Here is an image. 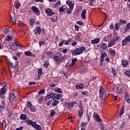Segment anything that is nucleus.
<instances>
[{
  "label": "nucleus",
  "instance_id": "43",
  "mask_svg": "<svg viewBox=\"0 0 130 130\" xmlns=\"http://www.w3.org/2000/svg\"><path fill=\"white\" fill-rule=\"evenodd\" d=\"M35 22V20L33 18H31L29 20V25L30 26H33V24Z\"/></svg>",
  "mask_w": 130,
  "mask_h": 130
},
{
  "label": "nucleus",
  "instance_id": "29",
  "mask_svg": "<svg viewBox=\"0 0 130 130\" xmlns=\"http://www.w3.org/2000/svg\"><path fill=\"white\" fill-rule=\"evenodd\" d=\"M109 52L112 56H115V50L113 48H110L109 49Z\"/></svg>",
  "mask_w": 130,
  "mask_h": 130
},
{
  "label": "nucleus",
  "instance_id": "42",
  "mask_svg": "<svg viewBox=\"0 0 130 130\" xmlns=\"http://www.w3.org/2000/svg\"><path fill=\"white\" fill-rule=\"evenodd\" d=\"M54 114H55V111L54 110H53L51 111L50 113V117H53V116H54Z\"/></svg>",
  "mask_w": 130,
  "mask_h": 130
},
{
  "label": "nucleus",
  "instance_id": "14",
  "mask_svg": "<svg viewBox=\"0 0 130 130\" xmlns=\"http://www.w3.org/2000/svg\"><path fill=\"white\" fill-rule=\"evenodd\" d=\"M16 99V96L15 95V94L14 93H11L10 94L9 96V100L10 102H13L14 100Z\"/></svg>",
  "mask_w": 130,
  "mask_h": 130
},
{
  "label": "nucleus",
  "instance_id": "51",
  "mask_svg": "<svg viewBox=\"0 0 130 130\" xmlns=\"http://www.w3.org/2000/svg\"><path fill=\"white\" fill-rule=\"evenodd\" d=\"M123 113H124V107L122 108V109H121V110L120 111L119 116H121V115H122V114H123Z\"/></svg>",
  "mask_w": 130,
  "mask_h": 130
},
{
  "label": "nucleus",
  "instance_id": "25",
  "mask_svg": "<svg viewBox=\"0 0 130 130\" xmlns=\"http://www.w3.org/2000/svg\"><path fill=\"white\" fill-rule=\"evenodd\" d=\"M1 126L3 130H5V128H7V121H6V120H3L1 123Z\"/></svg>",
  "mask_w": 130,
  "mask_h": 130
},
{
  "label": "nucleus",
  "instance_id": "49",
  "mask_svg": "<svg viewBox=\"0 0 130 130\" xmlns=\"http://www.w3.org/2000/svg\"><path fill=\"white\" fill-rule=\"evenodd\" d=\"M26 105H27V108H30L33 106L32 105V103H31V102H29V101L27 102Z\"/></svg>",
  "mask_w": 130,
  "mask_h": 130
},
{
  "label": "nucleus",
  "instance_id": "55",
  "mask_svg": "<svg viewBox=\"0 0 130 130\" xmlns=\"http://www.w3.org/2000/svg\"><path fill=\"white\" fill-rule=\"evenodd\" d=\"M38 93L39 95H41V94H44V93H45V91L44 89H41Z\"/></svg>",
  "mask_w": 130,
  "mask_h": 130
},
{
  "label": "nucleus",
  "instance_id": "56",
  "mask_svg": "<svg viewBox=\"0 0 130 130\" xmlns=\"http://www.w3.org/2000/svg\"><path fill=\"white\" fill-rule=\"evenodd\" d=\"M115 28L116 30H118V29H119L120 26H119V25H118V23H116L115 24Z\"/></svg>",
  "mask_w": 130,
  "mask_h": 130
},
{
  "label": "nucleus",
  "instance_id": "35",
  "mask_svg": "<svg viewBox=\"0 0 130 130\" xmlns=\"http://www.w3.org/2000/svg\"><path fill=\"white\" fill-rule=\"evenodd\" d=\"M78 112L79 117H82V116H83V113L84 112V110H83V109L78 110Z\"/></svg>",
  "mask_w": 130,
  "mask_h": 130
},
{
  "label": "nucleus",
  "instance_id": "22",
  "mask_svg": "<svg viewBox=\"0 0 130 130\" xmlns=\"http://www.w3.org/2000/svg\"><path fill=\"white\" fill-rule=\"evenodd\" d=\"M108 48V46H107V44L105 43H103L101 45V48L103 50H106L107 48Z\"/></svg>",
  "mask_w": 130,
  "mask_h": 130
},
{
  "label": "nucleus",
  "instance_id": "64",
  "mask_svg": "<svg viewBox=\"0 0 130 130\" xmlns=\"http://www.w3.org/2000/svg\"><path fill=\"white\" fill-rule=\"evenodd\" d=\"M23 128H24V127L21 126L18 128H17L15 130H22Z\"/></svg>",
  "mask_w": 130,
  "mask_h": 130
},
{
  "label": "nucleus",
  "instance_id": "63",
  "mask_svg": "<svg viewBox=\"0 0 130 130\" xmlns=\"http://www.w3.org/2000/svg\"><path fill=\"white\" fill-rule=\"evenodd\" d=\"M46 31V29H44V28L42 29V35H45V34H46V33H45Z\"/></svg>",
  "mask_w": 130,
  "mask_h": 130
},
{
  "label": "nucleus",
  "instance_id": "52",
  "mask_svg": "<svg viewBox=\"0 0 130 130\" xmlns=\"http://www.w3.org/2000/svg\"><path fill=\"white\" fill-rule=\"evenodd\" d=\"M4 33H5V34H7V33H9L10 32V28H6L3 30Z\"/></svg>",
  "mask_w": 130,
  "mask_h": 130
},
{
  "label": "nucleus",
  "instance_id": "11",
  "mask_svg": "<svg viewBox=\"0 0 130 130\" xmlns=\"http://www.w3.org/2000/svg\"><path fill=\"white\" fill-rule=\"evenodd\" d=\"M93 117L95 120V121H98V122H102V120L100 118V116L97 114V113H93Z\"/></svg>",
  "mask_w": 130,
  "mask_h": 130
},
{
  "label": "nucleus",
  "instance_id": "18",
  "mask_svg": "<svg viewBox=\"0 0 130 130\" xmlns=\"http://www.w3.org/2000/svg\"><path fill=\"white\" fill-rule=\"evenodd\" d=\"M107 90L105 89L103 92L101 93V99L102 100H105V98H106V95L107 94Z\"/></svg>",
  "mask_w": 130,
  "mask_h": 130
},
{
  "label": "nucleus",
  "instance_id": "39",
  "mask_svg": "<svg viewBox=\"0 0 130 130\" xmlns=\"http://www.w3.org/2000/svg\"><path fill=\"white\" fill-rule=\"evenodd\" d=\"M55 92H57V93H59V94H62V91L60 90V88L58 87L55 88L54 89Z\"/></svg>",
  "mask_w": 130,
  "mask_h": 130
},
{
  "label": "nucleus",
  "instance_id": "7",
  "mask_svg": "<svg viewBox=\"0 0 130 130\" xmlns=\"http://www.w3.org/2000/svg\"><path fill=\"white\" fill-rule=\"evenodd\" d=\"M45 12L46 13L47 16H51L54 15V14H55V12L52 11V10H51V9L50 8L45 9Z\"/></svg>",
  "mask_w": 130,
  "mask_h": 130
},
{
  "label": "nucleus",
  "instance_id": "10",
  "mask_svg": "<svg viewBox=\"0 0 130 130\" xmlns=\"http://www.w3.org/2000/svg\"><path fill=\"white\" fill-rule=\"evenodd\" d=\"M41 27L40 26H38L36 28L34 29L33 31L35 35L38 34V35H40L41 34Z\"/></svg>",
  "mask_w": 130,
  "mask_h": 130
},
{
  "label": "nucleus",
  "instance_id": "28",
  "mask_svg": "<svg viewBox=\"0 0 130 130\" xmlns=\"http://www.w3.org/2000/svg\"><path fill=\"white\" fill-rule=\"evenodd\" d=\"M10 47L11 50H17L18 49V47L13 43H11V45H10Z\"/></svg>",
  "mask_w": 130,
  "mask_h": 130
},
{
  "label": "nucleus",
  "instance_id": "8",
  "mask_svg": "<svg viewBox=\"0 0 130 130\" xmlns=\"http://www.w3.org/2000/svg\"><path fill=\"white\" fill-rule=\"evenodd\" d=\"M7 92V88L6 87H2L1 89L0 90V98L1 99H4L5 98V96H4V95L6 94V92Z\"/></svg>",
  "mask_w": 130,
  "mask_h": 130
},
{
  "label": "nucleus",
  "instance_id": "21",
  "mask_svg": "<svg viewBox=\"0 0 130 130\" xmlns=\"http://www.w3.org/2000/svg\"><path fill=\"white\" fill-rule=\"evenodd\" d=\"M116 92L119 94H122L123 93V88L122 86H118L116 88Z\"/></svg>",
  "mask_w": 130,
  "mask_h": 130
},
{
  "label": "nucleus",
  "instance_id": "26",
  "mask_svg": "<svg viewBox=\"0 0 130 130\" xmlns=\"http://www.w3.org/2000/svg\"><path fill=\"white\" fill-rule=\"evenodd\" d=\"M75 104H77V102H73L72 103H69L68 104L67 107L68 108L71 109V108H73L74 107V105H75Z\"/></svg>",
  "mask_w": 130,
  "mask_h": 130
},
{
  "label": "nucleus",
  "instance_id": "57",
  "mask_svg": "<svg viewBox=\"0 0 130 130\" xmlns=\"http://www.w3.org/2000/svg\"><path fill=\"white\" fill-rule=\"evenodd\" d=\"M60 5V1H58L55 4H54V7H58Z\"/></svg>",
  "mask_w": 130,
  "mask_h": 130
},
{
  "label": "nucleus",
  "instance_id": "4",
  "mask_svg": "<svg viewBox=\"0 0 130 130\" xmlns=\"http://www.w3.org/2000/svg\"><path fill=\"white\" fill-rule=\"evenodd\" d=\"M9 66H10V67H11L12 69H14L16 72H19V62L18 61H16L15 64L14 66L12 62H9Z\"/></svg>",
  "mask_w": 130,
  "mask_h": 130
},
{
  "label": "nucleus",
  "instance_id": "12",
  "mask_svg": "<svg viewBox=\"0 0 130 130\" xmlns=\"http://www.w3.org/2000/svg\"><path fill=\"white\" fill-rule=\"evenodd\" d=\"M66 4L67 6H69L70 10L73 11V9H74V6H75V4H74L72 1H67Z\"/></svg>",
  "mask_w": 130,
  "mask_h": 130
},
{
  "label": "nucleus",
  "instance_id": "27",
  "mask_svg": "<svg viewBox=\"0 0 130 130\" xmlns=\"http://www.w3.org/2000/svg\"><path fill=\"white\" fill-rule=\"evenodd\" d=\"M19 118L21 120H27V114H21Z\"/></svg>",
  "mask_w": 130,
  "mask_h": 130
},
{
  "label": "nucleus",
  "instance_id": "20",
  "mask_svg": "<svg viewBox=\"0 0 130 130\" xmlns=\"http://www.w3.org/2000/svg\"><path fill=\"white\" fill-rule=\"evenodd\" d=\"M77 58H74L72 60V63L69 65V63H67V64L66 65V68H71V67H73L75 63H76V62L77 61Z\"/></svg>",
  "mask_w": 130,
  "mask_h": 130
},
{
  "label": "nucleus",
  "instance_id": "41",
  "mask_svg": "<svg viewBox=\"0 0 130 130\" xmlns=\"http://www.w3.org/2000/svg\"><path fill=\"white\" fill-rule=\"evenodd\" d=\"M15 7L16 9H19L21 7V4H20L19 2H17L15 4Z\"/></svg>",
  "mask_w": 130,
  "mask_h": 130
},
{
  "label": "nucleus",
  "instance_id": "1",
  "mask_svg": "<svg viewBox=\"0 0 130 130\" xmlns=\"http://www.w3.org/2000/svg\"><path fill=\"white\" fill-rule=\"evenodd\" d=\"M84 51H86V47L82 46L79 48H76L73 51H72V54L73 56H75L76 55L82 54Z\"/></svg>",
  "mask_w": 130,
  "mask_h": 130
},
{
  "label": "nucleus",
  "instance_id": "2",
  "mask_svg": "<svg viewBox=\"0 0 130 130\" xmlns=\"http://www.w3.org/2000/svg\"><path fill=\"white\" fill-rule=\"evenodd\" d=\"M118 40H119V37L118 36L115 37L113 39H111L108 43V47H112V46L115 45L117 41H118Z\"/></svg>",
  "mask_w": 130,
  "mask_h": 130
},
{
  "label": "nucleus",
  "instance_id": "13",
  "mask_svg": "<svg viewBox=\"0 0 130 130\" xmlns=\"http://www.w3.org/2000/svg\"><path fill=\"white\" fill-rule=\"evenodd\" d=\"M121 62V66H122L123 68H126V67L128 66V61L126 59H122Z\"/></svg>",
  "mask_w": 130,
  "mask_h": 130
},
{
  "label": "nucleus",
  "instance_id": "17",
  "mask_svg": "<svg viewBox=\"0 0 130 130\" xmlns=\"http://www.w3.org/2000/svg\"><path fill=\"white\" fill-rule=\"evenodd\" d=\"M38 79L37 80H40V78L41 77V75L43 74V71L42 68L39 69L38 70Z\"/></svg>",
  "mask_w": 130,
  "mask_h": 130
},
{
  "label": "nucleus",
  "instance_id": "19",
  "mask_svg": "<svg viewBox=\"0 0 130 130\" xmlns=\"http://www.w3.org/2000/svg\"><path fill=\"white\" fill-rule=\"evenodd\" d=\"M100 42V38L94 39L91 41V44H98Z\"/></svg>",
  "mask_w": 130,
  "mask_h": 130
},
{
  "label": "nucleus",
  "instance_id": "3",
  "mask_svg": "<svg viewBox=\"0 0 130 130\" xmlns=\"http://www.w3.org/2000/svg\"><path fill=\"white\" fill-rule=\"evenodd\" d=\"M61 57H58V56H54L53 57L54 60L56 61L57 64H59L60 62H62L63 60L64 59V55L63 56L61 55Z\"/></svg>",
  "mask_w": 130,
  "mask_h": 130
},
{
  "label": "nucleus",
  "instance_id": "23",
  "mask_svg": "<svg viewBox=\"0 0 130 130\" xmlns=\"http://www.w3.org/2000/svg\"><path fill=\"white\" fill-rule=\"evenodd\" d=\"M55 95H56V93H54L53 92L49 93L47 94L48 100H49L50 98H53V100H54V97H55Z\"/></svg>",
  "mask_w": 130,
  "mask_h": 130
},
{
  "label": "nucleus",
  "instance_id": "61",
  "mask_svg": "<svg viewBox=\"0 0 130 130\" xmlns=\"http://www.w3.org/2000/svg\"><path fill=\"white\" fill-rule=\"evenodd\" d=\"M1 105L4 107H6V103L5 102V101L3 100L1 102Z\"/></svg>",
  "mask_w": 130,
  "mask_h": 130
},
{
  "label": "nucleus",
  "instance_id": "36",
  "mask_svg": "<svg viewBox=\"0 0 130 130\" xmlns=\"http://www.w3.org/2000/svg\"><path fill=\"white\" fill-rule=\"evenodd\" d=\"M33 127H35V128H36V129L37 130L41 129V126H40L39 124H37L36 122L35 123V125L33 126Z\"/></svg>",
  "mask_w": 130,
  "mask_h": 130
},
{
  "label": "nucleus",
  "instance_id": "54",
  "mask_svg": "<svg viewBox=\"0 0 130 130\" xmlns=\"http://www.w3.org/2000/svg\"><path fill=\"white\" fill-rule=\"evenodd\" d=\"M71 42H72V39H69V40H68L66 42V45H69V44H70V43H71Z\"/></svg>",
  "mask_w": 130,
  "mask_h": 130
},
{
  "label": "nucleus",
  "instance_id": "24",
  "mask_svg": "<svg viewBox=\"0 0 130 130\" xmlns=\"http://www.w3.org/2000/svg\"><path fill=\"white\" fill-rule=\"evenodd\" d=\"M24 55H26V56H32L33 57H35V54H32V52L30 51H26L24 52Z\"/></svg>",
  "mask_w": 130,
  "mask_h": 130
},
{
  "label": "nucleus",
  "instance_id": "15",
  "mask_svg": "<svg viewBox=\"0 0 130 130\" xmlns=\"http://www.w3.org/2000/svg\"><path fill=\"white\" fill-rule=\"evenodd\" d=\"M25 122L28 124V125H31L32 127L34 126L36 122H34L30 119H27L25 120Z\"/></svg>",
  "mask_w": 130,
  "mask_h": 130
},
{
  "label": "nucleus",
  "instance_id": "47",
  "mask_svg": "<svg viewBox=\"0 0 130 130\" xmlns=\"http://www.w3.org/2000/svg\"><path fill=\"white\" fill-rule=\"evenodd\" d=\"M13 38L11 36H8L5 39V41H11Z\"/></svg>",
  "mask_w": 130,
  "mask_h": 130
},
{
  "label": "nucleus",
  "instance_id": "16",
  "mask_svg": "<svg viewBox=\"0 0 130 130\" xmlns=\"http://www.w3.org/2000/svg\"><path fill=\"white\" fill-rule=\"evenodd\" d=\"M10 17H11V22H12V23H13V24H16V23H17L16 20H17V16H16V15H14V16H12V15H10Z\"/></svg>",
  "mask_w": 130,
  "mask_h": 130
},
{
  "label": "nucleus",
  "instance_id": "48",
  "mask_svg": "<svg viewBox=\"0 0 130 130\" xmlns=\"http://www.w3.org/2000/svg\"><path fill=\"white\" fill-rule=\"evenodd\" d=\"M43 66L46 68V69H48V66H49V62H48V61H45L43 64Z\"/></svg>",
  "mask_w": 130,
  "mask_h": 130
},
{
  "label": "nucleus",
  "instance_id": "59",
  "mask_svg": "<svg viewBox=\"0 0 130 130\" xmlns=\"http://www.w3.org/2000/svg\"><path fill=\"white\" fill-rule=\"evenodd\" d=\"M46 54H47V55H48V56H49V55H51V54H52V52L48 51L46 52Z\"/></svg>",
  "mask_w": 130,
  "mask_h": 130
},
{
  "label": "nucleus",
  "instance_id": "53",
  "mask_svg": "<svg viewBox=\"0 0 130 130\" xmlns=\"http://www.w3.org/2000/svg\"><path fill=\"white\" fill-rule=\"evenodd\" d=\"M103 91H104V88H103L102 86H101L100 89V95H101Z\"/></svg>",
  "mask_w": 130,
  "mask_h": 130
},
{
  "label": "nucleus",
  "instance_id": "32",
  "mask_svg": "<svg viewBox=\"0 0 130 130\" xmlns=\"http://www.w3.org/2000/svg\"><path fill=\"white\" fill-rule=\"evenodd\" d=\"M130 30V23H127L124 29L125 32H128Z\"/></svg>",
  "mask_w": 130,
  "mask_h": 130
},
{
  "label": "nucleus",
  "instance_id": "37",
  "mask_svg": "<svg viewBox=\"0 0 130 130\" xmlns=\"http://www.w3.org/2000/svg\"><path fill=\"white\" fill-rule=\"evenodd\" d=\"M112 73L113 75L114 78H116V76H117V72H116V69H112Z\"/></svg>",
  "mask_w": 130,
  "mask_h": 130
},
{
  "label": "nucleus",
  "instance_id": "62",
  "mask_svg": "<svg viewBox=\"0 0 130 130\" xmlns=\"http://www.w3.org/2000/svg\"><path fill=\"white\" fill-rule=\"evenodd\" d=\"M78 107L80 109H83V107L82 106V102H79V104L78 105Z\"/></svg>",
  "mask_w": 130,
  "mask_h": 130
},
{
  "label": "nucleus",
  "instance_id": "30",
  "mask_svg": "<svg viewBox=\"0 0 130 130\" xmlns=\"http://www.w3.org/2000/svg\"><path fill=\"white\" fill-rule=\"evenodd\" d=\"M86 14H87V10L84 9L81 13V18H82V19H86Z\"/></svg>",
  "mask_w": 130,
  "mask_h": 130
},
{
  "label": "nucleus",
  "instance_id": "38",
  "mask_svg": "<svg viewBox=\"0 0 130 130\" xmlns=\"http://www.w3.org/2000/svg\"><path fill=\"white\" fill-rule=\"evenodd\" d=\"M61 97H62V95L60 94H57L55 95L54 99H56V100H59V99H60Z\"/></svg>",
  "mask_w": 130,
  "mask_h": 130
},
{
  "label": "nucleus",
  "instance_id": "44",
  "mask_svg": "<svg viewBox=\"0 0 130 130\" xmlns=\"http://www.w3.org/2000/svg\"><path fill=\"white\" fill-rule=\"evenodd\" d=\"M125 100L127 102H129V97H128V94H127V93L125 94Z\"/></svg>",
  "mask_w": 130,
  "mask_h": 130
},
{
  "label": "nucleus",
  "instance_id": "50",
  "mask_svg": "<svg viewBox=\"0 0 130 130\" xmlns=\"http://www.w3.org/2000/svg\"><path fill=\"white\" fill-rule=\"evenodd\" d=\"M54 103H52V106H56V105H57V104H58L59 103V101H55L54 100Z\"/></svg>",
  "mask_w": 130,
  "mask_h": 130
},
{
  "label": "nucleus",
  "instance_id": "5",
  "mask_svg": "<svg viewBox=\"0 0 130 130\" xmlns=\"http://www.w3.org/2000/svg\"><path fill=\"white\" fill-rule=\"evenodd\" d=\"M106 56H107V54H106V52H102L101 54L100 67H102V66H103V62H104L105 60L104 57H106Z\"/></svg>",
  "mask_w": 130,
  "mask_h": 130
},
{
  "label": "nucleus",
  "instance_id": "33",
  "mask_svg": "<svg viewBox=\"0 0 130 130\" xmlns=\"http://www.w3.org/2000/svg\"><path fill=\"white\" fill-rule=\"evenodd\" d=\"M81 36H82V32H79L77 34V36L75 37L76 40H80L81 39Z\"/></svg>",
  "mask_w": 130,
  "mask_h": 130
},
{
  "label": "nucleus",
  "instance_id": "46",
  "mask_svg": "<svg viewBox=\"0 0 130 130\" xmlns=\"http://www.w3.org/2000/svg\"><path fill=\"white\" fill-rule=\"evenodd\" d=\"M6 108V107H4L2 105L0 106V112L2 113V112H4L5 111V109Z\"/></svg>",
  "mask_w": 130,
  "mask_h": 130
},
{
  "label": "nucleus",
  "instance_id": "9",
  "mask_svg": "<svg viewBox=\"0 0 130 130\" xmlns=\"http://www.w3.org/2000/svg\"><path fill=\"white\" fill-rule=\"evenodd\" d=\"M127 43H130V36H128L122 41V46H125L127 45Z\"/></svg>",
  "mask_w": 130,
  "mask_h": 130
},
{
  "label": "nucleus",
  "instance_id": "45",
  "mask_svg": "<svg viewBox=\"0 0 130 130\" xmlns=\"http://www.w3.org/2000/svg\"><path fill=\"white\" fill-rule=\"evenodd\" d=\"M119 24L120 25H123L124 24H126V21L123 20H122V19H120Z\"/></svg>",
  "mask_w": 130,
  "mask_h": 130
},
{
  "label": "nucleus",
  "instance_id": "60",
  "mask_svg": "<svg viewBox=\"0 0 130 130\" xmlns=\"http://www.w3.org/2000/svg\"><path fill=\"white\" fill-rule=\"evenodd\" d=\"M74 27L75 28L76 31H79V29H80V26H79L78 25L76 24L74 26Z\"/></svg>",
  "mask_w": 130,
  "mask_h": 130
},
{
  "label": "nucleus",
  "instance_id": "34",
  "mask_svg": "<svg viewBox=\"0 0 130 130\" xmlns=\"http://www.w3.org/2000/svg\"><path fill=\"white\" fill-rule=\"evenodd\" d=\"M51 21L52 22H57V16L54 15L51 18Z\"/></svg>",
  "mask_w": 130,
  "mask_h": 130
},
{
  "label": "nucleus",
  "instance_id": "6",
  "mask_svg": "<svg viewBox=\"0 0 130 130\" xmlns=\"http://www.w3.org/2000/svg\"><path fill=\"white\" fill-rule=\"evenodd\" d=\"M31 10L32 11L33 13L37 15V16H39L40 15V10H39V9L36 6H32L31 7Z\"/></svg>",
  "mask_w": 130,
  "mask_h": 130
},
{
  "label": "nucleus",
  "instance_id": "58",
  "mask_svg": "<svg viewBox=\"0 0 130 130\" xmlns=\"http://www.w3.org/2000/svg\"><path fill=\"white\" fill-rule=\"evenodd\" d=\"M66 13L67 14H72V11L70 9H66Z\"/></svg>",
  "mask_w": 130,
  "mask_h": 130
},
{
  "label": "nucleus",
  "instance_id": "40",
  "mask_svg": "<svg viewBox=\"0 0 130 130\" xmlns=\"http://www.w3.org/2000/svg\"><path fill=\"white\" fill-rule=\"evenodd\" d=\"M30 111H31V112H35V111H36V107H35V106H32L31 108H29Z\"/></svg>",
  "mask_w": 130,
  "mask_h": 130
},
{
  "label": "nucleus",
  "instance_id": "31",
  "mask_svg": "<svg viewBox=\"0 0 130 130\" xmlns=\"http://www.w3.org/2000/svg\"><path fill=\"white\" fill-rule=\"evenodd\" d=\"M75 88H76L77 90H81L84 88V84H80V85H76Z\"/></svg>",
  "mask_w": 130,
  "mask_h": 130
}]
</instances>
